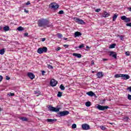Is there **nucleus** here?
<instances>
[{"label":"nucleus","instance_id":"nucleus-42","mask_svg":"<svg viewBox=\"0 0 131 131\" xmlns=\"http://www.w3.org/2000/svg\"><path fill=\"white\" fill-rule=\"evenodd\" d=\"M125 55H126V56H129V55H130L129 52H128V51L126 52Z\"/></svg>","mask_w":131,"mask_h":131},{"label":"nucleus","instance_id":"nucleus-38","mask_svg":"<svg viewBox=\"0 0 131 131\" xmlns=\"http://www.w3.org/2000/svg\"><path fill=\"white\" fill-rule=\"evenodd\" d=\"M48 68L49 69H53L54 68L51 64L48 65Z\"/></svg>","mask_w":131,"mask_h":131},{"label":"nucleus","instance_id":"nucleus-2","mask_svg":"<svg viewBox=\"0 0 131 131\" xmlns=\"http://www.w3.org/2000/svg\"><path fill=\"white\" fill-rule=\"evenodd\" d=\"M69 114V111H66L63 112H59L57 113L58 117H62L63 116H66Z\"/></svg>","mask_w":131,"mask_h":131},{"label":"nucleus","instance_id":"nucleus-8","mask_svg":"<svg viewBox=\"0 0 131 131\" xmlns=\"http://www.w3.org/2000/svg\"><path fill=\"white\" fill-rule=\"evenodd\" d=\"M82 128L83 130H88V129H90V125L88 124H83L82 125Z\"/></svg>","mask_w":131,"mask_h":131},{"label":"nucleus","instance_id":"nucleus-50","mask_svg":"<svg viewBox=\"0 0 131 131\" xmlns=\"http://www.w3.org/2000/svg\"><path fill=\"white\" fill-rule=\"evenodd\" d=\"M63 47H65L66 48H68V47H69V45H64Z\"/></svg>","mask_w":131,"mask_h":131},{"label":"nucleus","instance_id":"nucleus-3","mask_svg":"<svg viewBox=\"0 0 131 131\" xmlns=\"http://www.w3.org/2000/svg\"><path fill=\"white\" fill-rule=\"evenodd\" d=\"M98 110H100L101 111H104V110H107V109H109V106H102L100 104H98L96 107Z\"/></svg>","mask_w":131,"mask_h":131},{"label":"nucleus","instance_id":"nucleus-29","mask_svg":"<svg viewBox=\"0 0 131 131\" xmlns=\"http://www.w3.org/2000/svg\"><path fill=\"white\" fill-rule=\"evenodd\" d=\"M34 94L36 95V97H38L40 95V92L39 91H34Z\"/></svg>","mask_w":131,"mask_h":131},{"label":"nucleus","instance_id":"nucleus-43","mask_svg":"<svg viewBox=\"0 0 131 131\" xmlns=\"http://www.w3.org/2000/svg\"><path fill=\"white\" fill-rule=\"evenodd\" d=\"M60 50H61V47H58L57 48H56L55 49V50L57 51H60Z\"/></svg>","mask_w":131,"mask_h":131},{"label":"nucleus","instance_id":"nucleus-39","mask_svg":"<svg viewBox=\"0 0 131 131\" xmlns=\"http://www.w3.org/2000/svg\"><path fill=\"white\" fill-rule=\"evenodd\" d=\"M72 128H76V124H73L72 125Z\"/></svg>","mask_w":131,"mask_h":131},{"label":"nucleus","instance_id":"nucleus-47","mask_svg":"<svg viewBox=\"0 0 131 131\" xmlns=\"http://www.w3.org/2000/svg\"><path fill=\"white\" fill-rule=\"evenodd\" d=\"M128 99L131 100V95L129 94L128 95Z\"/></svg>","mask_w":131,"mask_h":131},{"label":"nucleus","instance_id":"nucleus-48","mask_svg":"<svg viewBox=\"0 0 131 131\" xmlns=\"http://www.w3.org/2000/svg\"><path fill=\"white\" fill-rule=\"evenodd\" d=\"M24 12H25V13H29V11L27 10L26 9H24Z\"/></svg>","mask_w":131,"mask_h":131},{"label":"nucleus","instance_id":"nucleus-36","mask_svg":"<svg viewBox=\"0 0 131 131\" xmlns=\"http://www.w3.org/2000/svg\"><path fill=\"white\" fill-rule=\"evenodd\" d=\"M59 15H63L64 14V11L63 10H60L59 12L58 13Z\"/></svg>","mask_w":131,"mask_h":131},{"label":"nucleus","instance_id":"nucleus-51","mask_svg":"<svg viewBox=\"0 0 131 131\" xmlns=\"http://www.w3.org/2000/svg\"><path fill=\"white\" fill-rule=\"evenodd\" d=\"M45 73H46V72L45 71H42V75H45Z\"/></svg>","mask_w":131,"mask_h":131},{"label":"nucleus","instance_id":"nucleus-46","mask_svg":"<svg viewBox=\"0 0 131 131\" xmlns=\"http://www.w3.org/2000/svg\"><path fill=\"white\" fill-rule=\"evenodd\" d=\"M6 79L7 80H10V77L7 76L6 77Z\"/></svg>","mask_w":131,"mask_h":131},{"label":"nucleus","instance_id":"nucleus-14","mask_svg":"<svg viewBox=\"0 0 131 131\" xmlns=\"http://www.w3.org/2000/svg\"><path fill=\"white\" fill-rule=\"evenodd\" d=\"M56 121H57V119H48L47 120V122L50 123H54V122H56Z\"/></svg>","mask_w":131,"mask_h":131},{"label":"nucleus","instance_id":"nucleus-13","mask_svg":"<svg viewBox=\"0 0 131 131\" xmlns=\"http://www.w3.org/2000/svg\"><path fill=\"white\" fill-rule=\"evenodd\" d=\"M28 76L31 79H33L34 77H35V76L33 73H28Z\"/></svg>","mask_w":131,"mask_h":131},{"label":"nucleus","instance_id":"nucleus-5","mask_svg":"<svg viewBox=\"0 0 131 131\" xmlns=\"http://www.w3.org/2000/svg\"><path fill=\"white\" fill-rule=\"evenodd\" d=\"M48 110H49V111H52V112H59V111H60V109L59 108H56L52 106L51 105H50L48 107Z\"/></svg>","mask_w":131,"mask_h":131},{"label":"nucleus","instance_id":"nucleus-17","mask_svg":"<svg viewBox=\"0 0 131 131\" xmlns=\"http://www.w3.org/2000/svg\"><path fill=\"white\" fill-rule=\"evenodd\" d=\"M75 37H78L79 36H81V33L79 32H75Z\"/></svg>","mask_w":131,"mask_h":131},{"label":"nucleus","instance_id":"nucleus-33","mask_svg":"<svg viewBox=\"0 0 131 131\" xmlns=\"http://www.w3.org/2000/svg\"><path fill=\"white\" fill-rule=\"evenodd\" d=\"M57 35L58 38H62L63 37V35L61 33H57Z\"/></svg>","mask_w":131,"mask_h":131},{"label":"nucleus","instance_id":"nucleus-37","mask_svg":"<svg viewBox=\"0 0 131 131\" xmlns=\"http://www.w3.org/2000/svg\"><path fill=\"white\" fill-rule=\"evenodd\" d=\"M8 95L11 96V97H13V96H15V94L10 92L8 94Z\"/></svg>","mask_w":131,"mask_h":131},{"label":"nucleus","instance_id":"nucleus-9","mask_svg":"<svg viewBox=\"0 0 131 131\" xmlns=\"http://www.w3.org/2000/svg\"><path fill=\"white\" fill-rule=\"evenodd\" d=\"M58 83V81H56L54 79H52L50 81V85L51 86H56Z\"/></svg>","mask_w":131,"mask_h":131},{"label":"nucleus","instance_id":"nucleus-4","mask_svg":"<svg viewBox=\"0 0 131 131\" xmlns=\"http://www.w3.org/2000/svg\"><path fill=\"white\" fill-rule=\"evenodd\" d=\"M49 8L53 9V10H57V9H59V5L56 3H52L50 5Z\"/></svg>","mask_w":131,"mask_h":131},{"label":"nucleus","instance_id":"nucleus-58","mask_svg":"<svg viewBox=\"0 0 131 131\" xmlns=\"http://www.w3.org/2000/svg\"><path fill=\"white\" fill-rule=\"evenodd\" d=\"M63 39H64V40H66L67 39V38H64Z\"/></svg>","mask_w":131,"mask_h":131},{"label":"nucleus","instance_id":"nucleus-60","mask_svg":"<svg viewBox=\"0 0 131 131\" xmlns=\"http://www.w3.org/2000/svg\"><path fill=\"white\" fill-rule=\"evenodd\" d=\"M92 73H94V71L92 72Z\"/></svg>","mask_w":131,"mask_h":131},{"label":"nucleus","instance_id":"nucleus-18","mask_svg":"<svg viewBox=\"0 0 131 131\" xmlns=\"http://www.w3.org/2000/svg\"><path fill=\"white\" fill-rule=\"evenodd\" d=\"M37 53L38 54H42V53H43V52L42 51V48H38L37 50Z\"/></svg>","mask_w":131,"mask_h":131},{"label":"nucleus","instance_id":"nucleus-21","mask_svg":"<svg viewBox=\"0 0 131 131\" xmlns=\"http://www.w3.org/2000/svg\"><path fill=\"white\" fill-rule=\"evenodd\" d=\"M4 31H9L10 30V27L9 26H5L3 28Z\"/></svg>","mask_w":131,"mask_h":131},{"label":"nucleus","instance_id":"nucleus-16","mask_svg":"<svg viewBox=\"0 0 131 131\" xmlns=\"http://www.w3.org/2000/svg\"><path fill=\"white\" fill-rule=\"evenodd\" d=\"M73 56H74V57H76L77 58H79L81 57V54L79 53H73Z\"/></svg>","mask_w":131,"mask_h":131},{"label":"nucleus","instance_id":"nucleus-11","mask_svg":"<svg viewBox=\"0 0 131 131\" xmlns=\"http://www.w3.org/2000/svg\"><path fill=\"white\" fill-rule=\"evenodd\" d=\"M110 56H111L112 57H113V58H114L115 59L117 58V54L113 51L110 52Z\"/></svg>","mask_w":131,"mask_h":131},{"label":"nucleus","instance_id":"nucleus-6","mask_svg":"<svg viewBox=\"0 0 131 131\" xmlns=\"http://www.w3.org/2000/svg\"><path fill=\"white\" fill-rule=\"evenodd\" d=\"M74 20L76 23H78V24H81L82 25L85 24V23L83 21L82 19L78 18H74Z\"/></svg>","mask_w":131,"mask_h":131},{"label":"nucleus","instance_id":"nucleus-31","mask_svg":"<svg viewBox=\"0 0 131 131\" xmlns=\"http://www.w3.org/2000/svg\"><path fill=\"white\" fill-rule=\"evenodd\" d=\"M122 75L121 74H116L115 75V77H116V78H118L119 77H122Z\"/></svg>","mask_w":131,"mask_h":131},{"label":"nucleus","instance_id":"nucleus-12","mask_svg":"<svg viewBox=\"0 0 131 131\" xmlns=\"http://www.w3.org/2000/svg\"><path fill=\"white\" fill-rule=\"evenodd\" d=\"M98 78H102L103 76H104V74H103V72H98L96 74Z\"/></svg>","mask_w":131,"mask_h":131},{"label":"nucleus","instance_id":"nucleus-23","mask_svg":"<svg viewBox=\"0 0 131 131\" xmlns=\"http://www.w3.org/2000/svg\"><path fill=\"white\" fill-rule=\"evenodd\" d=\"M19 119L23 121H27V120H28L26 117H19Z\"/></svg>","mask_w":131,"mask_h":131},{"label":"nucleus","instance_id":"nucleus-22","mask_svg":"<svg viewBox=\"0 0 131 131\" xmlns=\"http://www.w3.org/2000/svg\"><path fill=\"white\" fill-rule=\"evenodd\" d=\"M123 120L126 122H127V121L129 120V118H128V117H123Z\"/></svg>","mask_w":131,"mask_h":131},{"label":"nucleus","instance_id":"nucleus-27","mask_svg":"<svg viewBox=\"0 0 131 131\" xmlns=\"http://www.w3.org/2000/svg\"><path fill=\"white\" fill-rule=\"evenodd\" d=\"M82 48H84V44H81L80 45L79 47H76L75 49H82Z\"/></svg>","mask_w":131,"mask_h":131},{"label":"nucleus","instance_id":"nucleus-35","mask_svg":"<svg viewBox=\"0 0 131 131\" xmlns=\"http://www.w3.org/2000/svg\"><path fill=\"white\" fill-rule=\"evenodd\" d=\"M62 94H63V93L61 92H58V94H57V97H62Z\"/></svg>","mask_w":131,"mask_h":131},{"label":"nucleus","instance_id":"nucleus-55","mask_svg":"<svg viewBox=\"0 0 131 131\" xmlns=\"http://www.w3.org/2000/svg\"><path fill=\"white\" fill-rule=\"evenodd\" d=\"M120 37L121 40H122V39H123V37L121 36Z\"/></svg>","mask_w":131,"mask_h":131},{"label":"nucleus","instance_id":"nucleus-52","mask_svg":"<svg viewBox=\"0 0 131 131\" xmlns=\"http://www.w3.org/2000/svg\"><path fill=\"white\" fill-rule=\"evenodd\" d=\"M46 40V38H43L41 39V41H45Z\"/></svg>","mask_w":131,"mask_h":131},{"label":"nucleus","instance_id":"nucleus-57","mask_svg":"<svg viewBox=\"0 0 131 131\" xmlns=\"http://www.w3.org/2000/svg\"><path fill=\"white\" fill-rule=\"evenodd\" d=\"M86 49H90V47L86 46Z\"/></svg>","mask_w":131,"mask_h":131},{"label":"nucleus","instance_id":"nucleus-28","mask_svg":"<svg viewBox=\"0 0 131 131\" xmlns=\"http://www.w3.org/2000/svg\"><path fill=\"white\" fill-rule=\"evenodd\" d=\"M85 105L86 107H90V106H91V105H92V104L91 103V102L88 101L85 103Z\"/></svg>","mask_w":131,"mask_h":131},{"label":"nucleus","instance_id":"nucleus-49","mask_svg":"<svg viewBox=\"0 0 131 131\" xmlns=\"http://www.w3.org/2000/svg\"><path fill=\"white\" fill-rule=\"evenodd\" d=\"M26 5L27 6H28V5H30V2L28 1V2H27V3H26Z\"/></svg>","mask_w":131,"mask_h":131},{"label":"nucleus","instance_id":"nucleus-59","mask_svg":"<svg viewBox=\"0 0 131 131\" xmlns=\"http://www.w3.org/2000/svg\"><path fill=\"white\" fill-rule=\"evenodd\" d=\"M2 27H0V30H2Z\"/></svg>","mask_w":131,"mask_h":131},{"label":"nucleus","instance_id":"nucleus-45","mask_svg":"<svg viewBox=\"0 0 131 131\" xmlns=\"http://www.w3.org/2000/svg\"><path fill=\"white\" fill-rule=\"evenodd\" d=\"M24 36L26 37V36H28V33H25L24 34Z\"/></svg>","mask_w":131,"mask_h":131},{"label":"nucleus","instance_id":"nucleus-20","mask_svg":"<svg viewBox=\"0 0 131 131\" xmlns=\"http://www.w3.org/2000/svg\"><path fill=\"white\" fill-rule=\"evenodd\" d=\"M116 47V43H113L110 45L109 49H114Z\"/></svg>","mask_w":131,"mask_h":131},{"label":"nucleus","instance_id":"nucleus-1","mask_svg":"<svg viewBox=\"0 0 131 131\" xmlns=\"http://www.w3.org/2000/svg\"><path fill=\"white\" fill-rule=\"evenodd\" d=\"M37 25L38 27H43V28L53 27V24L50 22V20L43 18L38 20Z\"/></svg>","mask_w":131,"mask_h":131},{"label":"nucleus","instance_id":"nucleus-15","mask_svg":"<svg viewBox=\"0 0 131 131\" xmlns=\"http://www.w3.org/2000/svg\"><path fill=\"white\" fill-rule=\"evenodd\" d=\"M109 16H110V14L107 12L104 11L101 17H103L104 18H107V17H109Z\"/></svg>","mask_w":131,"mask_h":131},{"label":"nucleus","instance_id":"nucleus-40","mask_svg":"<svg viewBox=\"0 0 131 131\" xmlns=\"http://www.w3.org/2000/svg\"><path fill=\"white\" fill-rule=\"evenodd\" d=\"M126 26H127L128 27H131V23L126 24Z\"/></svg>","mask_w":131,"mask_h":131},{"label":"nucleus","instance_id":"nucleus-19","mask_svg":"<svg viewBox=\"0 0 131 131\" xmlns=\"http://www.w3.org/2000/svg\"><path fill=\"white\" fill-rule=\"evenodd\" d=\"M86 94L88 95V96H90V97H93V96L95 95V93L92 91L89 92Z\"/></svg>","mask_w":131,"mask_h":131},{"label":"nucleus","instance_id":"nucleus-24","mask_svg":"<svg viewBox=\"0 0 131 131\" xmlns=\"http://www.w3.org/2000/svg\"><path fill=\"white\" fill-rule=\"evenodd\" d=\"M118 15L115 14L113 17V21H116Z\"/></svg>","mask_w":131,"mask_h":131},{"label":"nucleus","instance_id":"nucleus-26","mask_svg":"<svg viewBox=\"0 0 131 131\" xmlns=\"http://www.w3.org/2000/svg\"><path fill=\"white\" fill-rule=\"evenodd\" d=\"M99 127L102 129V130H106V129H107V128H106L105 126L101 125Z\"/></svg>","mask_w":131,"mask_h":131},{"label":"nucleus","instance_id":"nucleus-10","mask_svg":"<svg viewBox=\"0 0 131 131\" xmlns=\"http://www.w3.org/2000/svg\"><path fill=\"white\" fill-rule=\"evenodd\" d=\"M122 79H124V80H126L127 79H129L130 77L128 75L126 74H122Z\"/></svg>","mask_w":131,"mask_h":131},{"label":"nucleus","instance_id":"nucleus-30","mask_svg":"<svg viewBox=\"0 0 131 131\" xmlns=\"http://www.w3.org/2000/svg\"><path fill=\"white\" fill-rule=\"evenodd\" d=\"M17 29L18 31H23V30H24V28L22 27H19Z\"/></svg>","mask_w":131,"mask_h":131},{"label":"nucleus","instance_id":"nucleus-34","mask_svg":"<svg viewBox=\"0 0 131 131\" xmlns=\"http://www.w3.org/2000/svg\"><path fill=\"white\" fill-rule=\"evenodd\" d=\"M60 90H61V91H64V90H65V87L64 86V85H63V84H61L60 85Z\"/></svg>","mask_w":131,"mask_h":131},{"label":"nucleus","instance_id":"nucleus-32","mask_svg":"<svg viewBox=\"0 0 131 131\" xmlns=\"http://www.w3.org/2000/svg\"><path fill=\"white\" fill-rule=\"evenodd\" d=\"M5 54V49H3L0 50V55H4Z\"/></svg>","mask_w":131,"mask_h":131},{"label":"nucleus","instance_id":"nucleus-44","mask_svg":"<svg viewBox=\"0 0 131 131\" xmlns=\"http://www.w3.org/2000/svg\"><path fill=\"white\" fill-rule=\"evenodd\" d=\"M3 78H4V77H3L2 76L0 75V82H1V81H2Z\"/></svg>","mask_w":131,"mask_h":131},{"label":"nucleus","instance_id":"nucleus-54","mask_svg":"<svg viewBox=\"0 0 131 131\" xmlns=\"http://www.w3.org/2000/svg\"><path fill=\"white\" fill-rule=\"evenodd\" d=\"M91 64L92 65H94V64H95V62L93 61H92Z\"/></svg>","mask_w":131,"mask_h":131},{"label":"nucleus","instance_id":"nucleus-53","mask_svg":"<svg viewBox=\"0 0 131 131\" xmlns=\"http://www.w3.org/2000/svg\"><path fill=\"white\" fill-rule=\"evenodd\" d=\"M127 90H129V92L131 93V86L128 88Z\"/></svg>","mask_w":131,"mask_h":131},{"label":"nucleus","instance_id":"nucleus-25","mask_svg":"<svg viewBox=\"0 0 131 131\" xmlns=\"http://www.w3.org/2000/svg\"><path fill=\"white\" fill-rule=\"evenodd\" d=\"M43 53H47L48 52V48L46 47H44L42 48Z\"/></svg>","mask_w":131,"mask_h":131},{"label":"nucleus","instance_id":"nucleus-56","mask_svg":"<svg viewBox=\"0 0 131 131\" xmlns=\"http://www.w3.org/2000/svg\"><path fill=\"white\" fill-rule=\"evenodd\" d=\"M103 61H107V59L104 58V59H103Z\"/></svg>","mask_w":131,"mask_h":131},{"label":"nucleus","instance_id":"nucleus-41","mask_svg":"<svg viewBox=\"0 0 131 131\" xmlns=\"http://www.w3.org/2000/svg\"><path fill=\"white\" fill-rule=\"evenodd\" d=\"M101 11V9H97L95 10V12H96L97 13H99V12H100Z\"/></svg>","mask_w":131,"mask_h":131},{"label":"nucleus","instance_id":"nucleus-7","mask_svg":"<svg viewBox=\"0 0 131 131\" xmlns=\"http://www.w3.org/2000/svg\"><path fill=\"white\" fill-rule=\"evenodd\" d=\"M121 20H123V21H125L126 23H128V22H130V18L129 17H126V16L123 15L121 16Z\"/></svg>","mask_w":131,"mask_h":131}]
</instances>
